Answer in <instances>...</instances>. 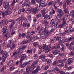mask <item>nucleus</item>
<instances>
[{
	"instance_id": "a878e982",
	"label": "nucleus",
	"mask_w": 74,
	"mask_h": 74,
	"mask_svg": "<svg viewBox=\"0 0 74 74\" xmlns=\"http://www.w3.org/2000/svg\"><path fill=\"white\" fill-rule=\"evenodd\" d=\"M41 12L42 14V16H44L45 14V11L44 10H41Z\"/></svg>"
},
{
	"instance_id": "4468645a",
	"label": "nucleus",
	"mask_w": 74,
	"mask_h": 74,
	"mask_svg": "<svg viewBox=\"0 0 74 74\" xmlns=\"http://www.w3.org/2000/svg\"><path fill=\"white\" fill-rule=\"evenodd\" d=\"M3 23H5V25H7L8 23V22L7 21L6 19H4L1 21L0 23V24L1 25H3Z\"/></svg>"
},
{
	"instance_id": "c03bdc74",
	"label": "nucleus",
	"mask_w": 74,
	"mask_h": 74,
	"mask_svg": "<svg viewBox=\"0 0 74 74\" xmlns=\"http://www.w3.org/2000/svg\"><path fill=\"white\" fill-rule=\"evenodd\" d=\"M14 69H15V67L14 66H12L10 68V71H13Z\"/></svg>"
},
{
	"instance_id": "c85d7f7f",
	"label": "nucleus",
	"mask_w": 74,
	"mask_h": 74,
	"mask_svg": "<svg viewBox=\"0 0 74 74\" xmlns=\"http://www.w3.org/2000/svg\"><path fill=\"white\" fill-rule=\"evenodd\" d=\"M33 46L34 47H38V43L37 42H35L34 43Z\"/></svg>"
},
{
	"instance_id": "338daca9",
	"label": "nucleus",
	"mask_w": 74,
	"mask_h": 74,
	"mask_svg": "<svg viewBox=\"0 0 74 74\" xmlns=\"http://www.w3.org/2000/svg\"><path fill=\"white\" fill-rule=\"evenodd\" d=\"M69 29L70 31H72L73 30V28L71 26L69 27Z\"/></svg>"
},
{
	"instance_id": "4be33fe9",
	"label": "nucleus",
	"mask_w": 74,
	"mask_h": 74,
	"mask_svg": "<svg viewBox=\"0 0 74 74\" xmlns=\"http://www.w3.org/2000/svg\"><path fill=\"white\" fill-rule=\"evenodd\" d=\"M3 57H4L5 58H7L8 56V53L7 52H5V53H3Z\"/></svg>"
},
{
	"instance_id": "9d476101",
	"label": "nucleus",
	"mask_w": 74,
	"mask_h": 74,
	"mask_svg": "<svg viewBox=\"0 0 74 74\" xmlns=\"http://www.w3.org/2000/svg\"><path fill=\"white\" fill-rule=\"evenodd\" d=\"M10 22H11V24L10 25V29H12V28L13 27L14 25H15V21L11 19L10 20Z\"/></svg>"
},
{
	"instance_id": "6e6d98bb",
	"label": "nucleus",
	"mask_w": 74,
	"mask_h": 74,
	"mask_svg": "<svg viewBox=\"0 0 74 74\" xmlns=\"http://www.w3.org/2000/svg\"><path fill=\"white\" fill-rule=\"evenodd\" d=\"M54 29H51L49 32L51 33V34H52V32H54Z\"/></svg>"
},
{
	"instance_id": "f8f14e48",
	"label": "nucleus",
	"mask_w": 74,
	"mask_h": 74,
	"mask_svg": "<svg viewBox=\"0 0 74 74\" xmlns=\"http://www.w3.org/2000/svg\"><path fill=\"white\" fill-rule=\"evenodd\" d=\"M7 32H8V31L7 30V27L5 26H4L2 33H3V34H5V33H7Z\"/></svg>"
},
{
	"instance_id": "603ef678",
	"label": "nucleus",
	"mask_w": 74,
	"mask_h": 74,
	"mask_svg": "<svg viewBox=\"0 0 74 74\" xmlns=\"http://www.w3.org/2000/svg\"><path fill=\"white\" fill-rule=\"evenodd\" d=\"M31 18H32L31 16L29 15L28 16V18L29 19V21H30L32 20Z\"/></svg>"
},
{
	"instance_id": "bf43d9fd",
	"label": "nucleus",
	"mask_w": 74,
	"mask_h": 74,
	"mask_svg": "<svg viewBox=\"0 0 74 74\" xmlns=\"http://www.w3.org/2000/svg\"><path fill=\"white\" fill-rule=\"evenodd\" d=\"M3 0H1L0 1V7L1 6V5L3 4Z\"/></svg>"
},
{
	"instance_id": "412c9836",
	"label": "nucleus",
	"mask_w": 74,
	"mask_h": 74,
	"mask_svg": "<svg viewBox=\"0 0 74 74\" xmlns=\"http://www.w3.org/2000/svg\"><path fill=\"white\" fill-rule=\"evenodd\" d=\"M31 4V2L30 1H27V2L26 3L25 5H26V7H30V5Z\"/></svg>"
},
{
	"instance_id": "a18cd8bd",
	"label": "nucleus",
	"mask_w": 74,
	"mask_h": 74,
	"mask_svg": "<svg viewBox=\"0 0 74 74\" xmlns=\"http://www.w3.org/2000/svg\"><path fill=\"white\" fill-rule=\"evenodd\" d=\"M47 56H49V57H50V58H53V54H50L49 55H48Z\"/></svg>"
},
{
	"instance_id": "4d7b16f0",
	"label": "nucleus",
	"mask_w": 74,
	"mask_h": 74,
	"mask_svg": "<svg viewBox=\"0 0 74 74\" xmlns=\"http://www.w3.org/2000/svg\"><path fill=\"white\" fill-rule=\"evenodd\" d=\"M62 62L63 63H65V62H66V58H64Z\"/></svg>"
},
{
	"instance_id": "0eeeda50",
	"label": "nucleus",
	"mask_w": 74,
	"mask_h": 74,
	"mask_svg": "<svg viewBox=\"0 0 74 74\" xmlns=\"http://www.w3.org/2000/svg\"><path fill=\"white\" fill-rule=\"evenodd\" d=\"M46 34V36H48L51 34V33L49 31H48L47 30H46L45 29L41 33L42 34Z\"/></svg>"
},
{
	"instance_id": "3c124183",
	"label": "nucleus",
	"mask_w": 74,
	"mask_h": 74,
	"mask_svg": "<svg viewBox=\"0 0 74 74\" xmlns=\"http://www.w3.org/2000/svg\"><path fill=\"white\" fill-rule=\"evenodd\" d=\"M41 16V14H38L37 15L36 17L37 18H39Z\"/></svg>"
},
{
	"instance_id": "ea45409f",
	"label": "nucleus",
	"mask_w": 74,
	"mask_h": 74,
	"mask_svg": "<svg viewBox=\"0 0 74 74\" xmlns=\"http://www.w3.org/2000/svg\"><path fill=\"white\" fill-rule=\"evenodd\" d=\"M68 31V30L67 29H65L64 31L63 32V35L64 34H66V33H67V32Z\"/></svg>"
},
{
	"instance_id": "49530a36",
	"label": "nucleus",
	"mask_w": 74,
	"mask_h": 74,
	"mask_svg": "<svg viewBox=\"0 0 74 74\" xmlns=\"http://www.w3.org/2000/svg\"><path fill=\"white\" fill-rule=\"evenodd\" d=\"M74 14V10H72L71 11L70 13V14L71 15H72V14Z\"/></svg>"
},
{
	"instance_id": "79ce46f5",
	"label": "nucleus",
	"mask_w": 74,
	"mask_h": 74,
	"mask_svg": "<svg viewBox=\"0 0 74 74\" xmlns=\"http://www.w3.org/2000/svg\"><path fill=\"white\" fill-rule=\"evenodd\" d=\"M2 15L3 18H4V12H0V15Z\"/></svg>"
},
{
	"instance_id": "2f4dec72",
	"label": "nucleus",
	"mask_w": 74,
	"mask_h": 74,
	"mask_svg": "<svg viewBox=\"0 0 74 74\" xmlns=\"http://www.w3.org/2000/svg\"><path fill=\"white\" fill-rule=\"evenodd\" d=\"M73 39H74V37H71L70 38H69L68 39V41H72L73 40Z\"/></svg>"
},
{
	"instance_id": "ddd939ff",
	"label": "nucleus",
	"mask_w": 74,
	"mask_h": 74,
	"mask_svg": "<svg viewBox=\"0 0 74 74\" xmlns=\"http://www.w3.org/2000/svg\"><path fill=\"white\" fill-rule=\"evenodd\" d=\"M29 34H30V32H28L27 33V35L25 36V37L26 38H30V40H32V36H30Z\"/></svg>"
},
{
	"instance_id": "2eb2a0df",
	"label": "nucleus",
	"mask_w": 74,
	"mask_h": 74,
	"mask_svg": "<svg viewBox=\"0 0 74 74\" xmlns=\"http://www.w3.org/2000/svg\"><path fill=\"white\" fill-rule=\"evenodd\" d=\"M23 27H30V24L25 23H23Z\"/></svg>"
},
{
	"instance_id": "c9c22d12",
	"label": "nucleus",
	"mask_w": 74,
	"mask_h": 74,
	"mask_svg": "<svg viewBox=\"0 0 74 74\" xmlns=\"http://www.w3.org/2000/svg\"><path fill=\"white\" fill-rule=\"evenodd\" d=\"M63 8L64 9H66V2H64V4H63Z\"/></svg>"
},
{
	"instance_id": "bb28decb",
	"label": "nucleus",
	"mask_w": 74,
	"mask_h": 74,
	"mask_svg": "<svg viewBox=\"0 0 74 74\" xmlns=\"http://www.w3.org/2000/svg\"><path fill=\"white\" fill-rule=\"evenodd\" d=\"M43 23L44 24H45V26H48V23L47 20H45L44 21Z\"/></svg>"
},
{
	"instance_id": "774afa93",
	"label": "nucleus",
	"mask_w": 74,
	"mask_h": 74,
	"mask_svg": "<svg viewBox=\"0 0 74 74\" xmlns=\"http://www.w3.org/2000/svg\"><path fill=\"white\" fill-rule=\"evenodd\" d=\"M6 58V57H4V58H3L2 60L3 62H4L5 61V58Z\"/></svg>"
},
{
	"instance_id": "4c0bfd02",
	"label": "nucleus",
	"mask_w": 74,
	"mask_h": 74,
	"mask_svg": "<svg viewBox=\"0 0 74 74\" xmlns=\"http://www.w3.org/2000/svg\"><path fill=\"white\" fill-rule=\"evenodd\" d=\"M21 20H22V18L19 17L16 19V21H17V22H20Z\"/></svg>"
},
{
	"instance_id": "f3484780",
	"label": "nucleus",
	"mask_w": 74,
	"mask_h": 74,
	"mask_svg": "<svg viewBox=\"0 0 74 74\" xmlns=\"http://www.w3.org/2000/svg\"><path fill=\"white\" fill-rule=\"evenodd\" d=\"M54 39L55 40H56L57 41H61L62 38L60 37H58V36H56L54 37Z\"/></svg>"
},
{
	"instance_id": "052dcab7",
	"label": "nucleus",
	"mask_w": 74,
	"mask_h": 74,
	"mask_svg": "<svg viewBox=\"0 0 74 74\" xmlns=\"http://www.w3.org/2000/svg\"><path fill=\"white\" fill-rule=\"evenodd\" d=\"M49 68V66H46L45 68L44 69L45 70H47Z\"/></svg>"
},
{
	"instance_id": "b1692460",
	"label": "nucleus",
	"mask_w": 74,
	"mask_h": 74,
	"mask_svg": "<svg viewBox=\"0 0 74 74\" xmlns=\"http://www.w3.org/2000/svg\"><path fill=\"white\" fill-rule=\"evenodd\" d=\"M55 14V10L52 9L51 11L50 12V15H53V14Z\"/></svg>"
},
{
	"instance_id": "20e7f679",
	"label": "nucleus",
	"mask_w": 74,
	"mask_h": 74,
	"mask_svg": "<svg viewBox=\"0 0 74 74\" xmlns=\"http://www.w3.org/2000/svg\"><path fill=\"white\" fill-rule=\"evenodd\" d=\"M66 17H64L63 18V21L62 22V23L57 27V28L59 29L60 28H62L63 27V26L64 27L66 26Z\"/></svg>"
},
{
	"instance_id": "864d4df0",
	"label": "nucleus",
	"mask_w": 74,
	"mask_h": 74,
	"mask_svg": "<svg viewBox=\"0 0 74 74\" xmlns=\"http://www.w3.org/2000/svg\"><path fill=\"white\" fill-rule=\"evenodd\" d=\"M52 3V1H50L48 3V5H51Z\"/></svg>"
},
{
	"instance_id": "39448f33",
	"label": "nucleus",
	"mask_w": 74,
	"mask_h": 74,
	"mask_svg": "<svg viewBox=\"0 0 74 74\" xmlns=\"http://www.w3.org/2000/svg\"><path fill=\"white\" fill-rule=\"evenodd\" d=\"M22 53V50L21 49H18L16 52H15L13 53V56L15 57L16 58L18 56V53Z\"/></svg>"
},
{
	"instance_id": "09e8293b",
	"label": "nucleus",
	"mask_w": 74,
	"mask_h": 74,
	"mask_svg": "<svg viewBox=\"0 0 74 74\" xmlns=\"http://www.w3.org/2000/svg\"><path fill=\"white\" fill-rule=\"evenodd\" d=\"M10 43L11 44H13L14 43V42L12 40H10Z\"/></svg>"
},
{
	"instance_id": "69168bd1",
	"label": "nucleus",
	"mask_w": 74,
	"mask_h": 74,
	"mask_svg": "<svg viewBox=\"0 0 74 74\" xmlns=\"http://www.w3.org/2000/svg\"><path fill=\"white\" fill-rule=\"evenodd\" d=\"M29 34L31 36H32V35H33V34H34V31H32L30 33L29 32Z\"/></svg>"
},
{
	"instance_id": "72a5a7b5",
	"label": "nucleus",
	"mask_w": 74,
	"mask_h": 74,
	"mask_svg": "<svg viewBox=\"0 0 74 74\" xmlns=\"http://www.w3.org/2000/svg\"><path fill=\"white\" fill-rule=\"evenodd\" d=\"M51 62V59H48L47 63L48 64H50Z\"/></svg>"
},
{
	"instance_id": "473e14b6",
	"label": "nucleus",
	"mask_w": 74,
	"mask_h": 74,
	"mask_svg": "<svg viewBox=\"0 0 74 74\" xmlns=\"http://www.w3.org/2000/svg\"><path fill=\"white\" fill-rule=\"evenodd\" d=\"M32 51H33V50H32V49H31L30 50H27V53H28V54H29L30 53H32Z\"/></svg>"
},
{
	"instance_id": "8fccbe9b",
	"label": "nucleus",
	"mask_w": 74,
	"mask_h": 74,
	"mask_svg": "<svg viewBox=\"0 0 74 74\" xmlns=\"http://www.w3.org/2000/svg\"><path fill=\"white\" fill-rule=\"evenodd\" d=\"M15 47H16V45H13L12 46V47L11 49H10V50L13 49L14 48H15Z\"/></svg>"
},
{
	"instance_id": "dca6fc26",
	"label": "nucleus",
	"mask_w": 74,
	"mask_h": 74,
	"mask_svg": "<svg viewBox=\"0 0 74 74\" xmlns=\"http://www.w3.org/2000/svg\"><path fill=\"white\" fill-rule=\"evenodd\" d=\"M45 2H44V1L40 3V5H39L40 8H42L43 7L45 6Z\"/></svg>"
},
{
	"instance_id": "680f3d73",
	"label": "nucleus",
	"mask_w": 74,
	"mask_h": 74,
	"mask_svg": "<svg viewBox=\"0 0 74 74\" xmlns=\"http://www.w3.org/2000/svg\"><path fill=\"white\" fill-rule=\"evenodd\" d=\"M27 47V46H23L22 47V49H23V50H24L25 49V48H26Z\"/></svg>"
},
{
	"instance_id": "393cba45",
	"label": "nucleus",
	"mask_w": 74,
	"mask_h": 74,
	"mask_svg": "<svg viewBox=\"0 0 74 74\" xmlns=\"http://www.w3.org/2000/svg\"><path fill=\"white\" fill-rule=\"evenodd\" d=\"M45 56L44 55H42V56H40L39 57V59H45Z\"/></svg>"
},
{
	"instance_id": "a211bd4d",
	"label": "nucleus",
	"mask_w": 74,
	"mask_h": 74,
	"mask_svg": "<svg viewBox=\"0 0 74 74\" xmlns=\"http://www.w3.org/2000/svg\"><path fill=\"white\" fill-rule=\"evenodd\" d=\"M40 66H38L37 68L36 69V70L32 71V73L34 74H35V73H37V72L39 70H40Z\"/></svg>"
},
{
	"instance_id": "e433bc0d",
	"label": "nucleus",
	"mask_w": 74,
	"mask_h": 74,
	"mask_svg": "<svg viewBox=\"0 0 74 74\" xmlns=\"http://www.w3.org/2000/svg\"><path fill=\"white\" fill-rule=\"evenodd\" d=\"M64 12L66 13V15H67V16L69 15V13L67 12V10H66V9H65Z\"/></svg>"
},
{
	"instance_id": "5fc2aeb1",
	"label": "nucleus",
	"mask_w": 74,
	"mask_h": 74,
	"mask_svg": "<svg viewBox=\"0 0 74 74\" xmlns=\"http://www.w3.org/2000/svg\"><path fill=\"white\" fill-rule=\"evenodd\" d=\"M26 34L25 33H23L22 34L21 36H23V37H25L26 36Z\"/></svg>"
},
{
	"instance_id": "7ed1b4c3",
	"label": "nucleus",
	"mask_w": 74,
	"mask_h": 74,
	"mask_svg": "<svg viewBox=\"0 0 74 74\" xmlns=\"http://www.w3.org/2000/svg\"><path fill=\"white\" fill-rule=\"evenodd\" d=\"M60 45H56L55 47H51L52 49H54V51H53V53L55 55H57V54H59L60 53V52L59 50H58V48H60Z\"/></svg>"
},
{
	"instance_id": "e2e57ef3",
	"label": "nucleus",
	"mask_w": 74,
	"mask_h": 74,
	"mask_svg": "<svg viewBox=\"0 0 74 74\" xmlns=\"http://www.w3.org/2000/svg\"><path fill=\"white\" fill-rule=\"evenodd\" d=\"M3 50H1L0 51V55H3Z\"/></svg>"
},
{
	"instance_id": "c756f323",
	"label": "nucleus",
	"mask_w": 74,
	"mask_h": 74,
	"mask_svg": "<svg viewBox=\"0 0 74 74\" xmlns=\"http://www.w3.org/2000/svg\"><path fill=\"white\" fill-rule=\"evenodd\" d=\"M56 21V20L55 19H52L51 21V25H53L54 24V22H55Z\"/></svg>"
},
{
	"instance_id": "f257e3e1",
	"label": "nucleus",
	"mask_w": 74,
	"mask_h": 74,
	"mask_svg": "<svg viewBox=\"0 0 74 74\" xmlns=\"http://www.w3.org/2000/svg\"><path fill=\"white\" fill-rule=\"evenodd\" d=\"M64 14V13L60 9H58L57 11V16L56 18L57 19H60L58 20V21L56 22V25H57L58 23H60V19L62 18V16H63V15Z\"/></svg>"
},
{
	"instance_id": "f03ea898",
	"label": "nucleus",
	"mask_w": 74,
	"mask_h": 74,
	"mask_svg": "<svg viewBox=\"0 0 74 74\" xmlns=\"http://www.w3.org/2000/svg\"><path fill=\"white\" fill-rule=\"evenodd\" d=\"M3 7L5 9L7 10L5 12H3V15L4 17H5V15H9V11H10V5L9 2H6V4L5 2L3 3Z\"/></svg>"
},
{
	"instance_id": "de8ad7c7",
	"label": "nucleus",
	"mask_w": 74,
	"mask_h": 74,
	"mask_svg": "<svg viewBox=\"0 0 74 74\" xmlns=\"http://www.w3.org/2000/svg\"><path fill=\"white\" fill-rule=\"evenodd\" d=\"M33 38H34V39L35 40H37V39H38V36H34L33 37Z\"/></svg>"
},
{
	"instance_id": "6e6552de",
	"label": "nucleus",
	"mask_w": 74,
	"mask_h": 74,
	"mask_svg": "<svg viewBox=\"0 0 74 74\" xmlns=\"http://www.w3.org/2000/svg\"><path fill=\"white\" fill-rule=\"evenodd\" d=\"M34 68L35 67H34V65L33 64L31 66L29 65H28L27 66V68H26V71L28 72H29L31 69L33 70V69H34Z\"/></svg>"
},
{
	"instance_id": "7c9ffc66",
	"label": "nucleus",
	"mask_w": 74,
	"mask_h": 74,
	"mask_svg": "<svg viewBox=\"0 0 74 74\" xmlns=\"http://www.w3.org/2000/svg\"><path fill=\"white\" fill-rule=\"evenodd\" d=\"M32 12L31 9H30L29 8H28L27 9V10L26 11V12L28 14H29Z\"/></svg>"
},
{
	"instance_id": "f704fd0d",
	"label": "nucleus",
	"mask_w": 74,
	"mask_h": 74,
	"mask_svg": "<svg viewBox=\"0 0 74 74\" xmlns=\"http://www.w3.org/2000/svg\"><path fill=\"white\" fill-rule=\"evenodd\" d=\"M35 1L36 0H32L31 3L32 4H33V5H34V4H35Z\"/></svg>"
},
{
	"instance_id": "a19ab883",
	"label": "nucleus",
	"mask_w": 74,
	"mask_h": 74,
	"mask_svg": "<svg viewBox=\"0 0 74 74\" xmlns=\"http://www.w3.org/2000/svg\"><path fill=\"white\" fill-rule=\"evenodd\" d=\"M4 66H3L2 68L0 70V73H2L3 71H4Z\"/></svg>"
},
{
	"instance_id": "9b49d317",
	"label": "nucleus",
	"mask_w": 74,
	"mask_h": 74,
	"mask_svg": "<svg viewBox=\"0 0 74 74\" xmlns=\"http://www.w3.org/2000/svg\"><path fill=\"white\" fill-rule=\"evenodd\" d=\"M43 49H45L46 50L45 51V53H48V52H49L50 50L49 49V47L48 46H43Z\"/></svg>"
},
{
	"instance_id": "423d86ee",
	"label": "nucleus",
	"mask_w": 74,
	"mask_h": 74,
	"mask_svg": "<svg viewBox=\"0 0 74 74\" xmlns=\"http://www.w3.org/2000/svg\"><path fill=\"white\" fill-rule=\"evenodd\" d=\"M36 5V9L33 8L31 9V12L34 13V14H36V12H37L38 11V5Z\"/></svg>"
},
{
	"instance_id": "13d9d810",
	"label": "nucleus",
	"mask_w": 74,
	"mask_h": 74,
	"mask_svg": "<svg viewBox=\"0 0 74 74\" xmlns=\"http://www.w3.org/2000/svg\"><path fill=\"white\" fill-rule=\"evenodd\" d=\"M20 10H21V12H25V9H24V8H22Z\"/></svg>"
},
{
	"instance_id": "37998d69",
	"label": "nucleus",
	"mask_w": 74,
	"mask_h": 74,
	"mask_svg": "<svg viewBox=\"0 0 74 74\" xmlns=\"http://www.w3.org/2000/svg\"><path fill=\"white\" fill-rule=\"evenodd\" d=\"M69 55H70V56H74V52L73 51H72L71 53L69 54Z\"/></svg>"
},
{
	"instance_id": "cd10ccee",
	"label": "nucleus",
	"mask_w": 74,
	"mask_h": 74,
	"mask_svg": "<svg viewBox=\"0 0 74 74\" xmlns=\"http://www.w3.org/2000/svg\"><path fill=\"white\" fill-rule=\"evenodd\" d=\"M58 60H56L53 63V66H56V65L58 64Z\"/></svg>"
},
{
	"instance_id": "aec40b11",
	"label": "nucleus",
	"mask_w": 74,
	"mask_h": 74,
	"mask_svg": "<svg viewBox=\"0 0 74 74\" xmlns=\"http://www.w3.org/2000/svg\"><path fill=\"white\" fill-rule=\"evenodd\" d=\"M27 63H28V62H26L25 63L23 64L22 65H21L22 64H20V66L21 68H24V67L27 65Z\"/></svg>"
},
{
	"instance_id": "6ab92c4d",
	"label": "nucleus",
	"mask_w": 74,
	"mask_h": 74,
	"mask_svg": "<svg viewBox=\"0 0 74 74\" xmlns=\"http://www.w3.org/2000/svg\"><path fill=\"white\" fill-rule=\"evenodd\" d=\"M50 14V15H49L47 16V15H46L44 17V19H50V18L52 17V16H51Z\"/></svg>"
},
{
	"instance_id": "58836bf2",
	"label": "nucleus",
	"mask_w": 74,
	"mask_h": 74,
	"mask_svg": "<svg viewBox=\"0 0 74 74\" xmlns=\"http://www.w3.org/2000/svg\"><path fill=\"white\" fill-rule=\"evenodd\" d=\"M70 1H68L67 0V1H65L64 2H65V3H67V5H69V4H70Z\"/></svg>"
},
{
	"instance_id": "1a4fd4ad",
	"label": "nucleus",
	"mask_w": 74,
	"mask_h": 74,
	"mask_svg": "<svg viewBox=\"0 0 74 74\" xmlns=\"http://www.w3.org/2000/svg\"><path fill=\"white\" fill-rule=\"evenodd\" d=\"M26 56L25 54H22L21 57V59L20 61V64H22V62L23 61V60L26 58Z\"/></svg>"
},
{
	"instance_id": "5701e85b",
	"label": "nucleus",
	"mask_w": 74,
	"mask_h": 74,
	"mask_svg": "<svg viewBox=\"0 0 74 74\" xmlns=\"http://www.w3.org/2000/svg\"><path fill=\"white\" fill-rule=\"evenodd\" d=\"M73 59L72 58H70V59H68V64H70L71 63L73 62Z\"/></svg>"
},
{
	"instance_id": "0e129e2a",
	"label": "nucleus",
	"mask_w": 74,
	"mask_h": 74,
	"mask_svg": "<svg viewBox=\"0 0 74 74\" xmlns=\"http://www.w3.org/2000/svg\"><path fill=\"white\" fill-rule=\"evenodd\" d=\"M63 4V2H61L59 3V5L60 6H61Z\"/></svg>"
}]
</instances>
